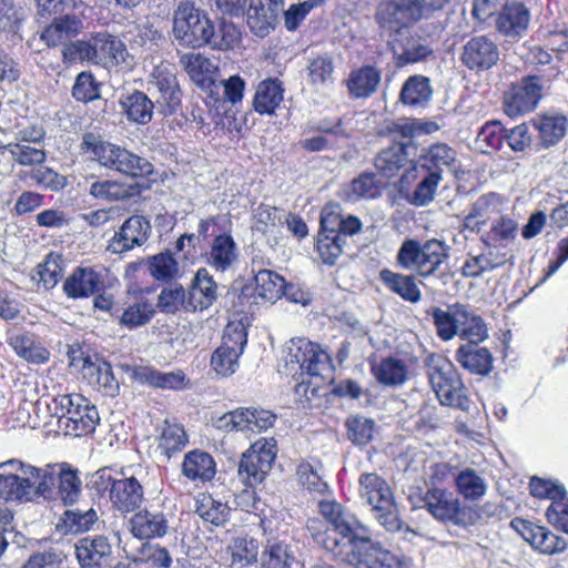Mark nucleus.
Wrapping results in <instances>:
<instances>
[{"label": "nucleus", "mask_w": 568, "mask_h": 568, "mask_svg": "<svg viewBox=\"0 0 568 568\" xmlns=\"http://www.w3.org/2000/svg\"><path fill=\"white\" fill-rule=\"evenodd\" d=\"M102 288V274L92 267L78 266L63 283V292L73 300L87 298Z\"/></svg>", "instance_id": "bb28decb"}, {"label": "nucleus", "mask_w": 568, "mask_h": 568, "mask_svg": "<svg viewBox=\"0 0 568 568\" xmlns=\"http://www.w3.org/2000/svg\"><path fill=\"white\" fill-rule=\"evenodd\" d=\"M535 125L546 145L556 144L566 133V118L562 115H542Z\"/></svg>", "instance_id": "680f3d73"}, {"label": "nucleus", "mask_w": 568, "mask_h": 568, "mask_svg": "<svg viewBox=\"0 0 568 568\" xmlns=\"http://www.w3.org/2000/svg\"><path fill=\"white\" fill-rule=\"evenodd\" d=\"M424 507L438 521H450L457 526L467 524L466 510L453 491L433 487L423 497Z\"/></svg>", "instance_id": "2eb2a0df"}, {"label": "nucleus", "mask_w": 568, "mask_h": 568, "mask_svg": "<svg viewBox=\"0 0 568 568\" xmlns=\"http://www.w3.org/2000/svg\"><path fill=\"white\" fill-rule=\"evenodd\" d=\"M173 34L182 45H207L213 34V22L190 1H181L173 16Z\"/></svg>", "instance_id": "9d476101"}, {"label": "nucleus", "mask_w": 568, "mask_h": 568, "mask_svg": "<svg viewBox=\"0 0 568 568\" xmlns=\"http://www.w3.org/2000/svg\"><path fill=\"white\" fill-rule=\"evenodd\" d=\"M74 554L81 568H102L112 560V547L104 536L80 538L74 545Z\"/></svg>", "instance_id": "412c9836"}, {"label": "nucleus", "mask_w": 568, "mask_h": 568, "mask_svg": "<svg viewBox=\"0 0 568 568\" xmlns=\"http://www.w3.org/2000/svg\"><path fill=\"white\" fill-rule=\"evenodd\" d=\"M307 70L310 80L315 85H326L334 81V63L333 59L327 54L313 59Z\"/></svg>", "instance_id": "338daca9"}, {"label": "nucleus", "mask_w": 568, "mask_h": 568, "mask_svg": "<svg viewBox=\"0 0 568 568\" xmlns=\"http://www.w3.org/2000/svg\"><path fill=\"white\" fill-rule=\"evenodd\" d=\"M255 295L262 300L274 303L283 295L285 280L270 270H261L255 277Z\"/></svg>", "instance_id": "603ef678"}, {"label": "nucleus", "mask_w": 568, "mask_h": 568, "mask_svg": "<svg viewBox=\"0 0 568 568\" xmlns=\"http://www.w3.org/2000/svg\"><path fill=\"white\" fill-rule=\"evenodd\" d=\"M499 55V48L493 39L487 36H476L463 45L460 62L470 71L481 72L495 67Z\"/></svg>", "instance_id": "dca6fc26"}, {"label": "nucleus", "mask_w": 568, "mask_h": 568, "mask_svg": "<svg viewBox=\"0 0 568 568\" xmlns=\"http://www.w3.org/2000/svg\"><path fill=\"white\" fill-rule=\"evenodd\" d=\"M182 473L191 480L209 481L215 476V462L210 454L195 449L184 456Z\"/></svg>", "instance_id": "ea45409f"}, {"label": "nucleus", "mask_w": 568, "mask_h": 568, "mask_svg": "<svg viewBox=\"0 0 568 568\" xmlns=\"http://www.w3.org/2000/svg\"><path fill=\"white\" fill-rule=\"evenodd\" d=\"M425 373L442 405L469 410L470 400L464 383L448 358L439 354L428 355L425 359Z\"/></svg>", "instance_id": "6e6552de"}, {"label": "nucleus", "mask_w": 568, "mask_h": 568, "mask_svg": "<svg viewBox=\"0 0 568 568\" xmlns=\"http://www.w3.org/2000/svg\"><path fill=\"white\" fill-rule=\"evenodd\" d=\"M54 467V479H59L58 497L64 506H73L82 493V483L78 471L64 468L62 465H51Z\"/></svg>", "instance_id": "de8ad7c7"}, {"label": "nucleus", "mask_w": 568, "mask_h": 568, "mask_svg": "<svg viewBox=\"0 0 568 568\" xmlns=\"http://www.w3.org/2000/svg\"><path fill=\"white\" fill-rule=\"evenodd\" d=\"M359 497L372 507L389 505L394 498L389 485L376 473H365L359 476Z\"/></svg>", "instance_id": "72a5a7b5"}, {"label": "nucleus", "mask_w": 568, "mask_h": 568, "mask_svg": "<svg viewBox=\"0 0 568 568\" xmlns=\"http://www.w3.org/2000/svg\"><path fill=\"white\" fill-rule=\"evenodd\" d=\"M151 230V223L146 217L132 215L114 233L108 250L113 254H121L142 246L149 240Z\"/></svg>", "instance_id": "a211bd4d"}, {"label": "nucleus", "mask_w": 568, "mask_h": 568, "mask_svg": "<svg viewBox=\"0 0 568 568\" xmlns=\"http://www.w3.org/2000/svg\"><path fill=\"white\" fill-rule=\"evenodd\" d=\"M345 240L341 234L326 235V233H320L317 240V251L327 265H334L336 260L343 253Z\"/></svg>", "instance_id": "774afa93"}, {"label": "nucleus", "mask_w": 568, "mask_h": 568, "mask_svg": "<svg viewBox=\"0 0 568 568\" xmlns=\"http://www.w3.org/2000/svg\"><path fill=\"white\" fill-rule=\"evenodd\" d=\"M286 373L302 377L295 394L302 402L311 403L327 381L332 378L333 365L329 355L318 344L305 338L292 339L285 357Z\"/></svg>", "instance_id": "7ed1b4c3"}, {"label": "nucleus", "mask_w": 568, "mask_h": 568, "mask_svg": "<svg viewBox=\"0 0 568 568\" xmlns=\"http://www.w3.org/2000/svg\"><path fill=\"white\" fill-rule=\"evenodd\" d=\"M448 0H382L376 9V22L389 33V44L397 65L425 60L433 50L410 34V27L429 19Z\"/></svg>", "instance_id": "f03ea898"}, {"label": "nucleus", "mask_w": 568, "mask_h": 568, "mask_svg": "<svg viewBox=\"0 0 568 568\" xmlns=\"http://www.w3.org/2000/svg\"><path fill=\"white\" fill-rule=\"evenodd\" d=\"M8 342L17 355L30 363L43 364L49 359L48 349L37 343L33 335L14 334L9 337Z\"/></svg>", "instance_id": "3c124183"}, {"label": "nucleus", "mask_w": 568, "mask_h": 568, "mask_svg": "<svg viewBox=\"0 0 568 568\" xmlns=\"http://www.w3.org/2000/svg\"><path fill=\"white\" fill-rule=\"evenodd\" d=\"M542 87L540 78L528 75L513 84L504 97V110L510 118L524 115L534 111L541 99Z\"/></svg>", "instance_id": "4468645a"}, {"label": "nucleus", "mask_w": 568, "mask_h": 568, "mask_svg": "<svg viewBox=\"0 0 568 568\" xmlns=\"http://www.w3.org/2000/svg\"><path fill=\"white\" fill-rule=\"evenodd\" d=\"M457 163V152L446 143H435L423 150L415 162L419 170L438 172L443 175L445 169L454 170Z\"/></svg>", "instance_id": "7c9ffc66"}, {"label": "nucleus", "mask_w": 568, "mask_h": 568, "mask_svg": "<svg viewBox=\"0 0 568 568\" xmlns=\"http://www.w3.org/2000/svg\"><path fill=\"white\" fill-rule=\"evenodd\" d=\"M134 561L149 564L154 568H170L173 562L172 557L165 547L151 542L143 544L136 550Z\"/></svg>", "instance_id": "052dcab7"}, {"label": "nucleus", "mask_w": 568, "mask_h": 568, "mask_svg": "<svg viewBox=\"0 0 568 568\" xmlns=\"http://www.w3.org/2000/svg\"><path fill=\"white\" fill-rule=\"evenodd\" d=\"M230 507L209 494H202L196 499L195 513L205 521L221 526L229 520Z\"/></svg>", "instance_id": "5fc2aeb1"}, {"label": "nucleus", "mask_w": 568, "mask_h": 568, "mask_svg": "<svg viewBox=\"0 0 568 568\" xmlns=\"http://www.w3.org/2000/svg\"><path fill=\"white\" fill-rule=\"evenodd\" d=\"M38 14L41 17L47 16H62L67 12H79L83 14V11L88 7L81 0H34Z\"/></svg>", "instance_id": "69168bd1"}, {"label": "nucleus", "mask_w": 568, "mask_h": 568, "mask_svg": "<svg viewBox=\"0 0 568 568\" xmlns=\"http://www.w3.org/2000/svg\"><path fill=\"white\" fill-rule=\"evenodd\" d=\"M93 64L115 67L125 60L126 49L116 37L100 32L91 38Z\"/></svg>", "instance_id": "cd10ccee"}, {"label": "nucleus", "mask_w": 568, "mask_h": 568, "mask_svg": "<svg viewBox=\"0 0 568 568\" xmlns=\"http://www.w3.org/2000/svg\"><path fill=\"white\" fill-rule=\"evenodd\" d=\"M247 343L246 328L242 323H230L224 331L221 346L212 354L211 365L216 374L230 376L237 368V359Z\"/></svg>", "instance_id": "f8f14e48"}, {"label": "nucleus", "mask_w": 568, "mask_h": 568, "mask_svg": "<svg viewBox=\"0 0 568 568\" xmlns=\"http://www.w3.org/2000/svg\"><path fill=\"white\" fill-rule=\"evenodd\" d=\"M54 467H36L19 460L0 464V498L6 501H31L47 497L54 486Z\"/></svg>", "instance_id": "20e7f679"}, {"label": "nucleus", "mask_w": 568, "mask_h": 568, "mask_svg": "<svg viewBox=\"0 0 568 568\" xmlns=\"http://www.w3.org/2000/svg\"><path fill=\"white\" fill-rule=\"evenodd\" d=\"M119 105L130 123L140 125L151 122L155 108L146 93L135 89L123 92L119 98Z\"/></svg>", "instance_id": "c85d7f7f"}, {"label": "nucleus", "mask_w": 568, "mask_h": 568, "mask_svg": "<svg viewBox=\"0 0 568 568\" xmlns=\"http://www.w3.org/2000/svg\"><path fill=\"white\" fill-rule=\"evenodd\" d=\"M283 7V0H250L246 10L247 27L256 37L265 38L275 29Z\"/></svg>", "instance_id": "6ab92c4d"}, {"label": "nucleus", "mask_w": 568, "mask_h": 568, "mask_svg": "<svg viewBox=\"0 0 568 568\" xmlns=\"http://www.w3.org/2000/svg\"><path fill=\"white\" fill-rule=\"evenodd\" d=\"M321 469L322 465L317 460H302L296 470L298 483L310 493L324 494L327 484L320 474Z\"/></svg>", "instance_id": "bf43d9fd"}, {"label": "nucleus", "mask_w": 568, "mask_h": 568, "mask_svg": "<svg viewBox=\"0 0 568 568\" xmlns=\"http://www.w3.org/2000/svg\"><path fill=\"white\" fill-rule=\"evenodd\" d=\"M320 510L331 527L322 531L321 519H308L307 529L334 557L354 568H409L396 556L373 541L368 528L336 501H321Z\"/></svg>", "instance_id": "f257e3e1"}, {"label": "nucleus", "mask_w": 568, "mask_h": 568, "mask_svg": "<svg viewBox=\"0 0 568 568\" xmlns=\"http://www.w3.org/2000/svg\"><path fill=\"white\" fill-rule=\"evenodd\" d=\"M458 493L467 500H477L486 494L485 479L471 468L459 471L455 477Z\"/></svg>", "instance_id": "4d7b16f0"}, {"label": "nucleus", "mask_w": 568, "mask_h": 568, "mask_svg": "<svg viewBox=\"0 0 568 568\" xmlns=\"http://www.w3.org/2000/svg\"><path fill=\"white\" fill-rule=\"evenodd\" d=\"M433 89L427 77L410 75L403 84L399 100L403 104L414 108L425 106L432 99Z\"/></svg>", "instance_id": "a19ab883"}, {"label": "nucleus", "mask_w": 568, "mask_h": 568, "mask_svg": "<svg viewBox=\"0 0 568 568\" xmlns=\"http://www.w3.org/2000/svg\"><path fill=\"white\" fill-rule=\"evenodd\" d=\"M155 307L154 303L145 296H138L131 303H126L119 324L129 329L144 326L154 317Z\"/></svg>", "instance_id": "79ce46f5"}, {"label": "nucleus", "mask_w": 568, "mask_h": 568, "mask_svg": "<svg viewBox=\"0 0 568 568\" xmlns=\"http://www.w3.org/2000/svg\"><path fill=\"white\" fill-rule=\"evenodd\" d=\"M231 568H247L258 561L260 545L256 539L237 536L226 547Z\"/></svg>", "instance_id": "e433bc0d"}, {"label": "nucleus", "mask_w": 568, "mask_h": 568, "mask_svg": "<svg viewBox=\"0 0 568 568\" xmlns=\"http://www.w3.org/2000/svg\"><path fill=\"white\" fill-rule=\"evenodd\" d=\"M343 196L348 202L362 199H376L381 195V187L373 173H363L343 189Z\"/></svg>", "instance_id": "864d4df0"}, {"label": "nucleus", "mask_w": 568, "mask_h": 568, "mask_svg": "<svg viewBox=\"0 0 568 568\" xmlns=\"http://www.w3.org/2000/svg\"><path fill=\"white\" fill-rule=\"evenodd\" d=\"M90 195L106 202L126 200L133 195L130 185L113 180L95 181L90 185Z\"/></svg>", "instance_id": "13d9d810"}, {"label": "nucleus", "mask_w": 568, "mask_h": 568, "mask_svg": "<svg viewBox=\"0 0 568 568\" xmlns=\"http://www.w3.org/2000/svg\"><path fill=\"white\" fill-rule=\"evenodd\" d=\"M94 508H72L64 511L57 524V530L63 535L88 531L98 521Z\"/></svg>", "instance_id": "c03bdc74"}, {"label": "nucleus", "mask_w": 568, "mask_h": 568, "mask_svg": "<svg viewBox=\"0 0 568 568\" xmlns=\"http://www.w3.org/2000/svg\"><path fill=\"white\" fill-rule=\"evenodd\" d=\"M132 377L140 384H148L152 387L168 389L181 388L185 379V375L181 371L161 373L149 366L134 367Z\"/></svg>", "instance_id": "58836bf2"}, {"label": "nucleus", "mask_w": 568, "mask_h": 568, "mask_svg": "<svg viewBox=\"0 0 568 568\" xmlns=\"http://www.w3.org/2000/svg\"><path fill=\"white\" fill-rule=\"evenodd\" d=\"M150 84L159 92L156 102L161 112L168 114L176 111L181 104V90L173 65L161 63L154 67Z\"/></svg>", "instance_id": "f3484780"}, {"label": "nucleus", "mask_w": 568, "mask_h": 568, "mask_svg": "<svg viewBox=\"0 0 568 568\" xmlns=\"http://www.w3.org/2000/svg\"><path fill=\"white\" fill-rule=\"evenodd\" d=\"M295 557L288 544L267 539L260 556V568H291Z\"/></svg>", "instance_id": "a18cd8bd"}, {"label": "nucleus", "mask_w": 568, "mask_h": 568, "mask_svg": "<svg viewBox=\"0 0 568 568\" xmlns=\"http://www.w3.org/2000/svg\"><path fill=\"white\" fill-rule=\"evenodd\" d=\"M80 146L84 153L90 154V159L108 170L131 178H144L153 172V165L145 158L114 143L103 141L94 133H84Z\"/></svg>", "instance_id": "39448f33"}, {"label": "nucleus", "mask_w": 568, "mask_h": 568, "mask_svg": "<svg viewBox=\"0 0 568 568\" xmlns=\"http://www.w3.org/2000/svg\"><path fill=\"white\" fill-rule=\"evenodd\" d=\"M82 17L84 13L80 14L79 12H67L54 17L52 22L40 33V40L49 48L64 44L83 29Z\"/></svg>", "instance_id": "b1692460"}, {"label": "nucleus", "mask_w": 568, "mask_h": 568, "mask_svg": "<svg viewBox=\"0 0 568 568\" xmlns=\"http://www.w3.org/2000/svg\"><path fill=\"white\" fill-rule=\"evenodd\" d=\"M240 250L230 234L216 235L205 254L206 264L214 271L225 273L239 263Z\"/></svg>", "instance_id": "a878e982"}, {"label": "nucleus", "mask_w": 568, "mask_h": 568, "mask_svg": "<svg viewBox=\"0 0 568 568\" xmlns=\"http://www.w3.org/2000/svg\"><path fill=\"white\" fill-rule=\"evenodd\" d=\"M456 361L471 374L488 375L493 369V355L486 347L478 344H463L455 355Z\"/></svg>", "instance_id": "2f4dec72"}, {"label": "nucleus", "mask_w": 568, "mask_h": 568, "mask_svg": "<svg viewBox=\"0 0 568 568\" xmlns=\"http://www.w3.org/2000/svg\"><path fill=\"white\" fill-rule=\"evenodd\" d=\"M530 12L526 6L520 2H513L497 13L495 20L496 30L507 39L521 38L529 26Z\"/></svg>", "instance_id": "393cba45"}, {"label": "nucleus", "mask_w": 568, "mask_h": 568, "mask_svg": "<svg viewBox=\"0 0 568 568\" xmlns=\"http://www.w3.org/2000/svg\"><path fill=\"white\" fill-rule=\"evenodd\" d=\"M415 149L410 141L395 142L377 154L375 166L385 176L392 178L406 164L410 151Z\"/></svg>", "instance_id": "f704fd0d"}, {"label": "nucleus", "mask_w": 568, "mask_h": 568, "mask_svg": "<svg viewBox=\"0 0 568 568\" xmlns=\"http://www.w3.org/2000/svg\"><path fill=\"white\" fill-rule=\"evenodd\" d=\"M381 79V70L373 65H363L349 73L346 85L351 97L366 99L376 92Z\"/></svg>", "instance_id": "473e14b6"}, {"label": "nucleus", "mask_w": 568, "mask_h": 568, "mask_svg": "<svg viewBox=\"0 0 568 568\" xmlns=\"http://www.w3.org/2000/svg\"><path fill=\"white\" fill-rule=\"evenodd\" d=\"M432 317L437 335L443 341L459 336L467 344H479L488 338V328L484 320L468 305L455 303L446 310L435 307Z\"/></svg>", "instance_id": "423d86ee"}, {"label": "nucleus", "mask_w": 568, "mask_h": 568, "mask_svg": "<svg viewBox=\"0 0 568 568\" xmlns=\"http://www.w3.org/2000/svg\"><path fill=\"white\" fill-rule=\"evenodd\" d=\"M372 372L378 383L395 387L402 385L407 378V366L402 359L386 357L373 365Z\"/></svg>", "instance_id": "8fccbe9b"}, {"label": "nucleus", "mask_w": 568, "mask_h": 568, "mask_svg": "<svg viewBox=\"0 0 568 568\" xmlns=\"http://www.w3.org/2000/svg\"><path fill=\"white\" fill-rule=\"evenodd\" d=\"M62 264V256L57 253L48 254L45 261L39 264L37 274L44 290L53 288L58 284L63 274Z\"/></svg>", "instance_id": "e2e57ef3"}, {"label": "nucleus", "mask_w": 568, "mask_h": 568, "mask_svg": "<svg viewBox=\"0 0 568 568\" xmlns=\"http://www.w3.org/2000/svg\"><path fill=\"white\" fill-rule=\"evenodd\" d=\"M449 257V246L437 239L420 243L405 240L397 251L396 263L404 270L414 271L422 277H428L439 270Z\"/></svg>", "instance_id": "1a4fd4ad"}, {"label": "nucleus", "mask_w": 568, "mask_h": 568, "mask_svg": "<svg viewBox=\"0 0 568 568\" xmlns=\"http://www.w3.org/2000/svg\"><path fill=\"white\" fill-rule=\"evenodd\" d=\"M242 42V30L233 21L221 20L217 30L213 27V34L207 45L216 50H233Z\"/></svg>", "instance_id": "6e6d98bb"}, {"label": "nucleus", "mask_w": 568, "mask_h": 568, "mask_svg": "<svg viewBox=\"0 0 568 568\" xmlns=\"http://www.w3.org/2000/svg\"><path fill=\"white\" fill-rule=\"evenodd\" d=\"M156 440V449L166 458L181 452L189 442L183 426L168 420L161 426Z\"/></svg>", "instance_id": "09e8293b"}, {"label": "nucleus", "mask_w": 568, "mask_h": 568, "mask_svg": "<svg viewBox=\"0 0 568 568\" xmlns=\"http://www.w3.org/2000/svg\"><path fill=\"white\" fill-rule=\"evenodd\" d=\"M413 170L419 181L412 193L410 203L415 206H426L434 201L443 175L438 172L419 170L416 164L413 165Z\"/></svg>", "instance_id": "37998d69"}, {"label": "nucleus", "mask_w": 568, "mask_h": 568, "mask_svg": "<svg viewBox=\"0 0 568 568\" xmlns=\"http://www.w3.org/2000/svg\"><path fill=\"white\" fill-rule=\"evenodd\" d=\"M284 99V88L276 78H268L258 83L254 99L253 108L260 114L272 115Z\"/></svg>", "instance_id": "c9c22d12"}, {"label": "nucleus", "mask_w": 568, "mask_h": 568, "mask_svg": "<svg viewBox=\"0 0 568 568\" xmlns=\"http://www.w3.org/2000/svg\"><path fill=\"white\" fill-rule=\"evenodd\" d=\"M217 297V285L206 268H200L189 291L186 308H209Z\"/></svg>", "instance_id": "c756f323"}, {"label": "nucleus", "mask_w": 568, "mask_h": 568, "mask_svg": "<svg viewBox=\"0 0 568 568\" xmlns=\"http://www.w3.org/2000/svg\"><path fill=\"white\" fill-rule=\"evenodd\" d=\"M48 410L58 418L59 428L69 436L88 435L100 422L97 407L81 394L55 396L48 404Z\"/></svg>", "instance_id": "0eeeda50"}, {"label": "nucleus", "mask_w": 568, "mask_h": 568, "mask_svg": "<svg viewBox=\"0 0 568 568\" xmlns=\"http://www.w3.org/2000/svg\"><path fill=\"white\" fill-rule=\"evenodd\" d=\"M180 63L191 80L201 88H209L213 83L215 65L200 53H186L180 59Z\"/></svg>", "instance_id": "49530a36"}, {"label": "nucleus", "mask_w": 568, "mask_h": 568, "mask_svg": "<svg viewBox=\"0 0 568 568\" xmlns=\"http://www.w3.org/2000/svg\"><path fill=\"white\" fill-rule=\"evenodd\" d=\"M170 513L145 508L129 520L131 534L138 539L161 538L169 531Z\"/></svg>", "instance_id": "4be33fe9"}, {"label": "nucleus", "mask_w": 568, "mask_h": 568, "mask_svg": "<svg viewBox=\"0 0 568 568\" xmlns=\"http://www.w3.org/2000/svg\"><path fill=\"white\" fill-rule=\"evenodd\" d=\"M150 275L156 281H170L179 271L178 262L170 252H162L148 260Z\"/></svg>", "instance_id": "0e129e2a"}, {"label": "nucleus", "mask_w": 568, "mask_h": 568, "mask_svg": "<svg viewBox=\"0 0 568 568\" xmlns=\"http://www.w3.org/2000/svg\"><path fill=\"white\" fill-rule=\"evenodd\" d=\"M276 416L261 407H240L216 420V427L226 432L261 433L271 428Z\"/></svg>", "instance_id": "ddd939ff"}, {"label": "nucleus", "mask_w": 568, "mask_h": 568, "mask_svg": "<svg viewBox=\"0 0 568 568\" xmlns=\"http://www.w3.org/2000/svg\"><path fill=\"white\" fill-rule=\"evenodd\" d=\"M511 526L520 532L526 541L542 554L561 552L567 547V541L562 537L555 535L545 527L534 526L523 519L513 520Z\"/></svg>", "instance_id": "5701e85b"}, {"label": "nucleus", "mask_w": 568, "mask_h": 568, "mask_svg": "<svg viewBox=\"0 0 568 568\" xmlns=\"http://www.w3.org/2000/svg\"><path fill=\"white\" fill-rule=\"evenodd\" d=\"M277 456V444L273 437H262L243 453L239 476L250 487L261 484L270 473Z\"/></svg>", "instance_id": "9b49d317"}, {"label": "nucleus", "mask_w": 568, "mask_h": 568, "mask_svg": "<svg viewBox=\"0 0 568 568\" xmlns=\"http://www.w3.org/2000/svg\"><path fill=\"white\" fill-rule=\"evenodd\" d=\"M379 280L393 293L410 303L422 300V292L413 275L395 273L388 268L379 271Z\"/></svg>", "instance_id": "4c0bfd02"}, {"label": "nucleus", "mask_w": 568, "mask_h": 568, "mask_svg": "<svg viewBox=\"0 0 568 568\" xmlns=\"http://www.w3.org/2000/svg\"><path fill=\"white\" fill-rule=\"evenodd\" d=\"M110 501L120 513H132L139 509L144 501L142 480L135 475L126 476L122 473L112 485Z\"/></svg>", "instance_id": "aec40b11"}]
</instances>
